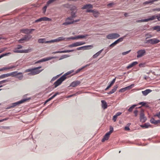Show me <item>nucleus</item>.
I'll use <instances>...</instances> for the list:
<instances>
[{
    "instance_id": "f257e3e1",
    "label": "nucleus",
    "mask_w": 160,
    "mask_h": 160,
    "mask_svg": "<svg viewBox=\"0 0 160 160\" xmlns=\"http://www.w3.org/2000/svg\"><path fill=\"white\" fill-rule=\"evenodd\" d=\"M93 8V6L91 4H87L83 5L82 8V9H86V12H92L93 16L95 18H97L98 17L100 13L98 11L95 9L92 10L90 9Z\"/></svg>"
},
{
    "instance_id": "f03ea898",
    "label": "nucleus",
    "mask_w": 160,
    "mask_h": 160,
    "mask_svg": "<svg viewBox=\"0 0 160 160\" xmlns=\"http://www.w3.org/2000/svg\"><path fill=\"white\" fill-rule=\"evenodd\" d=\"M65 39V38L63 37H59L56 39L48 41H46L45 38H39L38 39V41L39 43H48L59 42L62 41L64 40Z\"/></svg>"
},
{
    "instance_id": "7ed1b4c3",
    "label": "nucleus",
    "mask_w": 160,
    "mask_h": 160,
    "mask_svg": "<svg viewBox=\"0 0 160 160\" xmlns=\"http://www.w3.org/2000/svg\"><path fill=\"white\" fill-rule=\"evenodd\" d=\"M73 72V70L67 72L64 75H62L61 77H60L59 79L57 80L54 83L55 88H56L58 86L61 84L62 82L65 79H66V76L67 75L69 74H70L72 73Z\"/></svg>"
},
{
    "instance_id": "20e7f679",
    "label": "nucleus",
    "mask_w": 160,
    "mask_h": 160,
    "mask_svg": "<svg viewBox=\"0 0 160 160\" xmlns=\"http://www.w3.org/2000/svg\"><path fill=\"white\" fill-rule=\"evenodd\" d=\"M80 19H78L74 20V19L72 17H68L66 19L65 22L62 23L63 25L67 26L68 25L73 24L75 22H79Z\"/></svg>"
},
{
    "instance_id": "39448f33",
    "label": "nucleus",
    "mask_w": 160,
    "mask_h": 160,
    "mask_svg": "<svg viewBox=\"0 0 160 160\" xmlns=\"http://www.w3.org/2000/svg\"><path fill=\"white\" fill-rule=\"evenodd\" d=\"M13 72V75H12V77H14L18 79L19 80H22V79L23 75L22 73V72H18L17 73V71H15L12 72Z\"/></svg>"
},
{
    "instance_id": "423d86ee",
    "label": "nucleus",
    "mask_w": 160,
    "mask_h": 160,
    "mask_svg": "<svg viewBox=\"0 0 160 160\" xmlns=\"http://www.w3.org/2000/svg\"><path fill=\"white\" fill-rule=\"evenodd\" d=\"M120 35L117 33H112L107 35L106 38L108 39H116L120 37Z\"/></svg>"
},
{
    "instance_id": "0eeeda50",
    "label": "nucleus",
    "mask_w": 160,
    "mask_h": 160,
    "mask_svg": "<svg viewBox=\"0 0 160 160\" xmlns=\"http://www.w3.org/2000/svg\"><path fill=\"white\" fill-rule=\"evenodd\" d=\"M140 121L142 122H145L147 120L145 116L144 111L141 109L140 114Z\"/></svg>"
},
{
    "instance_id": "6e6552de",
    "label": "nucleus",
    "mask_w": 160,
    "mask_h": 160,
    "mask_svg": "<svg viewBox=\"0 0 160 160\" xmlns=\"http://www.w3.org/2000/svg\"><path fill=\"white\" fill-rule=\"evenodd\" d=\"M68 8H70L71 10H73V11L71 12V17L72 18H75L76 17L75 14L76 12V7L75 6L70 5Z\"/></svg>"
},
{
    "instance_id": "1a4fd4ad",
    "label": "nucleus",
    "mask_w": 160,
    "mask_h": 160,
    "mask_svg": "<svg viewBox=\"0 0 160 160\" xmlns=\"http://www.w3.org/2000/svg\"><path fill=\"white\" fill-rule=\"evenodd\" d=\"M160 42V40L156 38H154L151 39L147 41V43H149L151 44H157Z\"/></svg>"
},
{
    "instance_id": "9d476101",
    "label": "nucleus",
    "mask_w": 160,
    "mask_h": 160,
    "mask_svg": "<svg viewBox=\"0 0 160 160\" xmlns=\"http://www.w3.org/2000/svg\"><path fill=\"white\" fill-rule=\"evenodd\" d=\"M32 51L31 48L25 50H15L13 52L15 53H27L31 52Z\"/></svg>"
},
{
    "instance_id": "9b49d317",
    "label": "nucleus",
    "mask_w": 160,
    "mask_h": 160,
    "mask_svg": "<svg viewBox=\"0 0 160 160\" xmlns=\"http://www.w3.org/2000/svg\"><path fill=\"white\" fill-rule=\"evenodd\" d=\"M85 43V42H77L68 45V47L70 48L74 47H77L78 46H80L84 44Z\"/></svg>"
},
{
    "instance_id": "f8f14e48",
    "label": "nucleus",
    "mask_w": 160,
    "mask_h": 160,
    "mask_svg": "<svg viewBox=\"0 0 160 160\" xmlns=\"http://www.w3.org/2000/svg\"><path fill=\"white\" fill-rule=\"evenodd\" d=\"M51 21L52 19L47 17H43L37 20H36L35 21V22H41L42 21Z\"/></svg>"
},
{
    "instance_id": "ddd939ff",
    "label": "nucleus",
    "mask_w": 160,
    "mask_h": 160,
    "mask_svg": "<svg viewBox=\"0 0 160 160\" xmlns=\"http://www.w3.org/2000/svg\"><path fill=\"white\" fill-rule=\"evenodd\" d=\"M126 36H124L123 37L120 38L115 41L114 42L111 44L110 46L109 47H114L116 44L120 42H121L122 41L124 38Z\"/></svg>"
},
{
    "instance_id": "4468645a",
    "label": "nucleus",
    "mask_w": 160,
    "mask_h": 160,
    "mask_svg": "<svg viewBox=\"0 0 160 160\" xmlns=\"http://www.w3.org/2000/svg\"><path fill=\"white\" fill-rule=\"evenodd\" d=\"M26 100H22L20 101H19L18 102H17L12 103V105H11L9 108H14L15 106H16L26 101Z\"/></svg>"
},
{
    "instance_id": "2eb2a0df",
    "label": "nucleus",
    "mask_w": 160,
    "mask_h": 160,
    "mask_svg": "<svg viewBox=\"0 0 160 160\" xmlns=\"http://www.w3.org/2000/svg\"><path fill=\"white\" fill-rule=\"evenodd\" d=\"M155 17L154 16H152L151 17L149 18L145 19H141L138 20L136 22H147L150 20H152L155 19Z\"/></svg>"
},
{
    "instance_id": "dca6fc26",
    "label": "nucleus",
    "mask_w": 160,
    "mask_h": 160,
    "mask_svg": "<svg viewBox=\"0 0 160 160\" xmlns=\"http://www.w3.org/2000/svg\"><path fill=\"white\" fill-rule=\"evenodd\" d=\"M146 52V51L145 50H141L137 52V57L138 58H139L141 57L145 54Z\"/></svg>"
},
{
    "instance_id": "f3484780",
    "label": "nucleus",
    "mask_w": 160,
    "mask_h": 160,
    "mask_svg": "<svg viewBox=\"0 0 160 160\" xmlns=\"http://www.w3.org/2000/svg\"><path fill=\"white\" fill-rule=\"evenodd\" d=\"M55 58V57H47L46 58H42V59L39 60V61H38L37 62V63H38L39 62H45V61H48V60H50L52 59Z\"/></svg>"
},
{
    "instance_id": "a211bd4d",
    "label": "nucleus",
    "mask_w": 160,
    "mask_h": 160,
    "mask_svg": "<svg viewBox=\"0 0 160 160\" xmlns=\"http://www.w3.org/2000/svg\"><path fill=\"white\" fill-rule=\"evenodd\" d=\"M81 83V82L78 80L72 82L70 86L72 87H75L79 85Z\"/></svg>"
},
{
    "instance_id": "6ab92c4d",
    "label": "nucleus",
    "mask_w": 160,
    "mask_h": 160,
    "mask_svg": "<svg viewBox=\"0 0 160 160\" xmlns=\"http://www.w3.org/2000/svg\"><path fill=\"white\" fill-rule=\"evenodd\" d=\"M13 72H11L10 73H8L5 74H2L0 76V79H3L5 78L10 77L12 76V75H13Z\"/></svg>"
},
{
    "instance_id": "aec40b11",
    "label": "nucleus",
    "mask_w": 160,
    "mask_h": 160,
    "mask_svg": "<svg viewBox=\"0 0 160 160\" xmlns=\"http://www.w3.org/2000/svg\"><path fill=\"white\" fill-rule=\"evenodd\" d=\"M53 1H48L47 2V4L44 6L42 9V12L43 13H45L48 6L49 5V4L53 2Z\"/></svg>"
},
{
    "instance_id": "412c9836",
    "label": "nucleus",
    "mask_w": 160,
    "mask_h": 160,
    "mask_svg": "<svg viewBox=\"0 0 160 160\" xmlns=\"http://www.w3.org/2000/svg\"><path fill=\"white\" fill-rule=\"evenodd\" d=\"M93 47L92 45H88L84 46H82L78 48H77V50H86L88 49V48L89 47H91V48Z\"/></svg>"
},
{
    "instance_id": "4be33fe9",
    "label": "nucleus",
    "mask_w": 160,
    "mask_h": 160,
    "mask_svg": "<svg viewBox=\"0 0 160 160\" xmlns=\"http://www.w3.org/2000/svg\"><path fill=\"white\" fill-rule=\"evenodd\" d=\"M34 29H22L21 30L22 32L28 34L30 33L32 31H34Z\"/></svg>"
},
{
    "instance_id": "5701e85b",
    "label": "nucleus",
    "mask_w": 160,
    "mask_h": 160,
    "mask_svg": "<svg viewBox=\"0 0 160 160\" xmlns=\"http://www.w3.org/2000/svg\"><path fill=\"white\" fill-rule=\"evenodd\" d=\"M42 68L41 66H39L38 67L35 68L33 69H32V70L34 72H35L36 74H37L39 73L40 72L42 71L43 69H42L41 70H38V69L41 68Z\"/></svg>"
},
{
    "instance_id": "b1692460",
    "label": "nucleus",
    "mask_w": 160,
    "mask_h": 160,
    "mask_svg": "<svg viewBox=\"0 0 160 160\" xmlns=\"http://www.w3.org/2000/svg\"><path fill=\"white\" fill-rule=\"evenodd\" d=\"M16 67V66L15 65H13V66H10L4 67L0 69V71H4V70H8V69H12V68H15Z\"/></svg>"
},
{
    "instance_id": "393cba45",
    "label": "nucleus",
    "mask_w": 160,
    "mask_h": 160,
    "mask_svg": "<svg viewBox=\"0 0 160 160\" xmlns=\"http://www.w3.org/2000/svg\"><path fill=\"white\" fill-rule=\"evenodd\" d=\"M74 50H66L64 51H58L53 52L52 53V54H55L57 53H66V52H69L73 51Z\"/></svg>"
},
{
    "instance_id": "a878e982",
    "label": "nucleus",
    "mask_w": 160,
    "mask_h": 160,
    "mask_svg": "<svg viewBox=\"0 0 160 160\" xmlns=\"http://www.w3.org/2000/svg\"><path fill=\"white\" fill-rule=\"evenodd\" d=\"M28 36L25 35L24 37L19 40V42L20 43H23L24 42L28 40L29 39Z\"/></svg>"
},
{
    "instance_id": "bb28decb",
    "label": "nucleus",
    "mask_w": 160,
    "mask_h": 160,
    "mask_svg": "<svg viewBox=\"0 0 160 160\" xmlns=\"http://www.w3.org/2000/svg\"><path fill=\"white\" fill-rule=\"evenodd\" d=\"M110 135V133L107 132L104 136L103 138L102 139V142H104L105 141L108 140L109 137Z\"/></svg>"
},
{
    "instance_id": "cd10ccee",
    "label": "nucleus",
    "mask_w": 160,
    "mask_h": 160,
    "mask_svg": "<svg viewBox=\"0 0 160 160\" xmlns=\"http://www.w3.org/2000/svg\"><path fill=\"white\" fill-rule=\"evenodd\" d=\"M138 64V62L137 61H135L132 62V63L129 64L127 67V68L129 69L135 66Z\"/></svg>"
},
{
    "instance_id": "c85d7f7f",
    "label": "nucleus",
    "mask_w": 160,
    "mask_h": 160,
    "mask_svg": "<svg viewBox=\"0 0 160 160\" xmlns=\"http://www.w3.org/2000/svg\"><path fill=\"white\" fill-rule=\"evenodd\" d=\"M118 85H115L113 87V89L111 90L108 93V94H111L116 92L117 89L118 88Z\"/></svg>"
},
{
    "instance_id": "c756f323",
    "label": "nucleus",
    "mask_w": 160,
    "mask_h": 160,
    "mask_svg": "<svg viewBox=\"0 0 160 160\" xmlns=\"http://www.w3.org/2000/svg\"><path fill=\"white\" fill-rule=\"evenodd\" d=\"M152 92V90L150 89H147L144 91H142V93L143 95L146 96L149 93Z\"/></svg>"
},
{
    "instance_id": "7c9ffc66",
    "label": "nucleus",
    "mask_w": 160,
    "mask_h": 160,
    "mask_svg": "<svg viewBox=\"0 0 160 160\" xmlns=\"http://www.w3.org/2000/svg\"><path fill=\"white\" fill-rule=\"evenodd\" d=\"M102 103V107L104 109H105L107 108V105L106 102L103 100L101 101Z\"/></svg>"
},
{
    "instance_id": "2f4dec72",
    "label": "nucleus",
    "mask_w": 160,
    "mask_h": 160,
    "mask_svg": "<svg viewBox=\"0 0 160 160\" xmlns=\"http://www.w3.org/2000/svg\"><path fill=\"white\" fill-rule=\"evenodd\" d=\"M151 30H156L157 32L160 31V26H156L153 27H152L151 28Z\"/></svg>"
},
{
    "instance_id": "473e14b6",
    "label": "nucleus",
    "mask_w": 160,
    "mask_h": 160,
    "mask_svg": "<svg viewBox=\"0 0 160 160\" xmlns=\"http://www.w3.org/2000/svg\"><path fill=\"white\" fill-rule=\"evenodd\" d=\"M88 36H89V35L88 34H83L77 36H76V38H77V39H79L85 38L86 37Z\"/></svg>"
},
{
    "instance_id": "72a5a7b5",
    "label": "nucleus",
    "mask_w": 160,
    "mask_h": 160,
    "mask_svg": "<svg viewBox=\"0 0 160 160\" xmlns=\"http://www.w3.org/2000/svg\"><path fill=\"white\" fill-rule=\"evenodd\" d=\"M116 78H114L113 80L112 81L110 84L107 87V88H106L105 90H107L109 88H110L114 83L115 82Z\"/></svg>"
},
{
    "instance_id": "f704fd0d",
    "label": "nucleus",
    "mask_w": 160,
    "mask_h": 160,
    "mask_svg": "<svg viewBox=\"0 0 160 160\" xmlns=\"http://www.w3.org/2000/svg\"><path fill=\"white\" fill-rule=\"evenodd\" d=\"M11 81L10 78H7L6 79L4 80L0 81V85H1L7 82H10Z\"/></svg>"
},
{
    "instance_id": "c9c22d12",
    "label": "nucleus",
    "mask_w": 160,
    "mask_h": 160,
    "mask_svg": "<svg viewBox=\"0 0 160 160\" xmlns=\"http://www.w3.org/2000/svg\"><path fill=\"white\" fill-rule=\"evenodd\" d=\"M150 122L152 123H153L155 124H158L159 122V120H156L154 118H152L150 120Z\"/></svg>"
},
{
    "instance_id": "e433bc0d",
    "label": "nucleus",
    "mask_w": 160,
    "mask_h": 160,
    "mask_svg": "<svg viewBox=\"0 0 160 160\" xmlns=\"http://www.w3.org/2000/svg\"><path fill=\"white\" fill-rule=\"evenodd\" d=\"M103 50V49H102L101 50L99 51L97 53H96V54H94L93 56V58H95L97 57L102 52V51Z\"/></svg>"
},
{
    "instance_id": "4c0bfd02",
    "label": "nucleus",
    "mask_w": 160,
    "mask_h": 160,
    "mask_svg": "<svg viewBox=\"0 0 160 160\" xmlns=\"http://www.w3.org/2000/svg\"><path fill=\"white\" fill-rule=\"evenodd\" d=\"M138 105L137 104H134L131 107L128 109V111L129 112H131L132 111L133 109L136 106Z\"/></svg>"
},
{
    "instance_id": "58836bf2",
    "label": "nucleus",
    "mask_w": 160,
    "mask_h": 160,
    "mask_svg": "<svg viewBox=\"0 0 160 160\" xmlns=\"http://www.w3.org/2000/svg\"><path fill=\"white\" fill-rule=\"evenodd\" d=\"M134 84H132L130 85L125 87L126 90H129L132 89L134 86Z\"/></svg>"
},
{
    "instance_id": "ea45409f",
    "label": "nucleus",
    "mask_w": 160,
    "mask_h": 160,
    "mask_svg": "<svg viewBox=\"0 0 160 160\" xmlns=\"http://www.w3.org/2000/svg\"><path fill=\"white\" fill-rule=\"evenodd\" d=\"M11 54V53L10 52H8V53H4V54H2L1 55H0V59H1V58L3 57L4 56H7L8 55Z\"/></svg>"
},
{
    "instance_id": "a19ab883",
    "label": "nucleus",
    "mask_w": 160,
    "mask_h": 160,
    "mask_svg": "<svg viewBox=\"0 0 160 160\" xmlns=\"http://www.w3.org/2000/svg\"><path fill=\"white\" fill-rule=\"evenodd\" d=\"M146 103L145 102H139L138 103V105H141L142 106H145L146 107H148V105H146Z\"/></svg>"
},
{
    "instance_id": "79ce46f5",
    "label": "nucleus",
    "mask_w": 160,
    "mask_h": 160,
    "mask_svg": "<svg viewBox=\"0 0 160 160\" xmlns=\"http://www.w3.org/2000/svg\"><path fill=\"white\" fill-rule=\"evenodd\" d=\"M145 37L146 38V39H147L149 38H151L152 37V35L150 33H147L145 34Z\"/></svg>"
},
{
    "instance_id": "37998d69",
    "label": "nucleus",
    "mask_w": 160,
    "mask_h": 160,
    "mask_svg": "<svg viewBox=\"0 0 160 160\" xmlns=\"http://www.w3.org/2000/svg\"><path fill=\"white\" fill-rule=\"evenodd\" d=\"M87 66H88V65H87L86 66H84V67H82V68H79V69H78V70H77L75 73V74L81 71L82 69H84L85 67H86Z\"/></svg>"
},
{
    "instance_id": "c03bdc74",
    "label": "nucleus",
    "mask_w": 160,
    "mask_h": 160,
    "mask_svg": "<svg viewBox=\"0 0 160 160\" xmlns=\"http://www.w3.org/2000/svg\"><path fill=\"white\" fill-rule=\"evenodd\" d=\"M113 128L112 126H110V131L108 132L110 134H111V133L113 132Z\"/></svg>"
},
{
    "instance_id": "a18cd8bd",
    "label": "nucleus",
    "mask_w": 160,
    "mask_h": 160,
    "mask_svg": "<svg viewBox=\"0 0 160 160\" xmlns=\"http://www.w3.org/2000/svg\"><path fill=\"white\" fill-rule=\"evenodd\" d=\"M153 16H154L155 17V19L156 18H157V19H158V21H160V15L159 16L154 15H153Z\"/></svg>"
},
{
    "instance_id": "49530a36",
    "label": "nucleus",
    "mask_w": 160,
    "mask_h": 160,
    "mask_svg": "<svg viewBox=\"0 0 160 160\" xmlns=\"http://www.w3.org/2000/svg\"><path fill=\"white\" fill-rule=\"evenodd\" d=\"M36 74H37L35 73L32 70V72H30V73H28V75H34Z\"/></svg>"
},
{
    "instance_id": "de8ad7c7",
    "label": "nucleus",
    "mask_w": 160,
    "mask_h": 160,
    "mask_svg": "<svg viewBox=\"0 0 160 160\" xmlns=\"http://www.w3.org/2000/svg\"><path fill=\"white\" fill-rule=\"evenodd\" d=\"M126 91V90L125 88H122L120 89L119 90V92H123Z\"/></svg>"
},
{
    "instance_id": "09e8293b",
    "label": "nucleus",
    "mask_w": 160,
    "mask_h": 160,
    "mask_svg": "<svg viewBox=\"0 0 160 160\" xmlns=\"http://www.w3.org/2000/svg\"><path fill=\"white\" fill-rule=\"evenodd\" d=\"M138 112L137 110H135L134 111L133 113L134 114L135 117H137L138 116Z\"/></svg>"
},
{
    "instance_id": "8fccbe9b",
    "label": "nucleus",
    "mask_w": 160,
    "mask_h": 160,
    "mask_svg": "<svg viewBox=\"0 0 160 160\" xmlns=\"http://www.w3.org/2000/svg\"><path fill=\"white\" fill-rule=\"evenodd\" d=\"M130 51H131V50H130L127 51V52H123L122 53V54L123 55L127 54Z\"/></svg>"
},
{
    "instance_id": "3c124183",
    "label": "nucleus",
    "mask_w": 160,
    "mask_h": 160,
    "mask_svg": "<svg viewBox=\"0 0 160 160\" xmlns=\"http://www.w3.org/2000/svg\"><path fill=\"white\" fill-rule=\"evenodd\" d=\"M117 118V117L115 115H114L113 117L112 120L114 122H115L116 121Z\"/></svg>"
},
{
    "instance_id": "603ef678",
    "label": "nucleus",
    "mask_w": 160,
    "mask_h": 160,
    "mask_svg": "<svg viewBox=\"0 0 160 160\" xmlns=\"http://www.w3.org/2000/svg\"><path fill=\"white\" fill-rule=\"evenodd\" d=\"M114 3H110L108 4L107 5V6L109 7V8H111L112 7V6H113V5H114Z\"/></svg>"
},
{
    "instance_id": "864d4df0",
    "label": "nucleus",
    "mask_w": 160,
    "mask_h": 160,
    "mask_svg": "<svg viewBox=\"0 0 160 160\" xmlns=\"http://www.w3.org/2000/svg\"><path fill=\"white\" fill-rule=\"evenodd\" d=\"M139 66L140 67H143L145 66V63H140L139 64Z\"/></svg>"
},
{
    "instance_id": "5fc2aeb1",
    "label": "nucleus",
    "mask_w": 160,
    "mask_h": 160,
    "mask_svg": "<svg viewBox=\"0 0 160 160\" xmlns=\"http://www.w3.org/2000/svg\"><path fill=\"white\" fill-rule=\"evenodd\" d=\"M59 92H57L55 93L54 95H53V96H52L51 97L52 99L54 98V97H55L57 95L59 94Z\"/></svg>"
},
{
    "instance_id": "6e6d98bb",
    "label": "nucleus",
    "mask_w": 160,
    "mask_h": 160,
    "mask_svg": "<svg viewBox=\"0 0 160 160\" xmlns=\"http://www.w3.org/2000/svg\"><path fill=\"white\" fill-rule=\"evenodd\" d=\"M22 48V47L20 45L18 44L17 46V49H20Z\"/></svg>"
},
{
    "instance_id": "4d7b16f0",
    "label": "nucleus",
    "mask_w": 160,
    "mask_h": 160,
    "mask_svg": "<svg viewBox=\"0 0 160 160\" xmlns=\"http://www.w3.org/2000/svg\"><path fill=\"white\" fill-rule=\"evenodd\" d=\"M122 114V112H118L116 113V114L115 115L117 117L118 116H120Z\"/></svg>"
},
{
    "instance_id": "13d9d810",
    "label": "nucleus",
    "mask_w": 160,
    "mask_h": 160,
    "mask_svg": "<svg viewBox=\"0 0 160 160\" xmlns=\"http://www.w3.org/2000/svg\"><path fill=\"white\" fill-rule=\"evenodd\" d=\"M69 39H72V40H75L77 39V38H76V36L74 37H71L69 38Z\"/></svg>"
},
{
    "instance_id": "bf43d9fd",
    "label": "nucleus",
    "mask_w": 160,
    "mask_h": 160,
    "mask_svg": "<svg viewBox=\"0 0 160 160\" xmlns=\"http://www.w3.org/2000/svg\"><path fill=\"white\" fill-rule=\"evenodd\" d=\"M125 130L126 131H128L130 130V128L128 127H126L125 128Z\"/></svg>"
},
{
    "instance_id": "052dcab7",
    "label": "nucleus",
    "mask_w": 160,
    "mask_h": 160,
    "mask_svg": "<svg viewBox=\"0 0 160 160\" xmlns=\"http://www.w3.org/2000/svg\"><path fill=\"white\" fill-rule=\"evenodd\" d=\"M32 69H28L26 70V72H32Z\"/></svg>"
},
{
    "instance_id": "680f3d73",
    "label": "nucleus",
    "mask_w": 160,
    "mask_h": 160,
    "mask_svg": "<svg viewBox=\"0 0 160 160\" xmlns=\"http://www.w3.org/2000/svg\"><path fill=\"white\" fill-rule=\"evenodd\" d=\"M141 127H145V128H148V126H147L146 125V124L145 123V125H142L141 126Z\"/></svg>"
},
{
    "instance_id": "e2e57ef3",
    "label": "nucleus",
    "mask_w": 160,
    "mask_h": 160,
    "mask_svg": "<svg viewBox=\"0 0 160 160\" xmlns=\"http://www.w3.org/2000/svg\"><path fill=\"white\" fill-rule=\"evenodd\" d=\"M69 57V56L68 55H65L62 56V57L63 58H67Z\"/></svg>"
},
{
    "instance_id": "0e129e2a",
    "label": "nucleus",
    "mask_w": 160,
    "mask_h": 160,
    "mask_svg": "<svg viewBox=\"0 0 160 160\" xmlns=\"http://www.w3.org/2000/svg\"><path fill=\"white\" fill-rule=\"evenodd\" d=\"M147 1L146 2H145V3H151V2H153V1Z\"/></svg>"
},
{
    "instance_id": "69168bd1",
    "label": "nucleus",
    "mask_w": 160,
    "mask_h": 160,
    "mask_svg": "<svg viewBox=\"0 0 160 160\" xmlns=\"http://www.w3.org/2000/svg\"><path fill=\"white\" fill-rule=\"evenodd\" d=\"M124 15L125 17H127L128 16V14L127 13H125L124 14Z\"/></svg>"
},
{
    "instance_id": "338daca9",
    "label": "nucleus",
    "mask_w": 160,
    "mask_h": 160,
    "mask_svg": "<svg viewBox=\"0 0 160 160\" xmlns=\"http://www.w3.org/2000/svg\"><path fill=\"white\" fill-rule=\"evenodd\" d=\"M157 116L158 117V118H160V112L157 115Z\"/></svg>"
},
{
    "instance_id": "774afa93",
    "label": "nucleus",
    "mask_w": 160,
    "mask_h": 160,
    "mask_svg": "<svg viewBox=\"0 0 160 160\" xmlns=\"http://www.w3.org/2000/svg\"><path fill=\"white\" fill-rule=\"evenodd\" d=\"M52 99V98L51 97L50 98H49L48 99V100H49V101H50Z\"/></svg>"
}]
</instances>
